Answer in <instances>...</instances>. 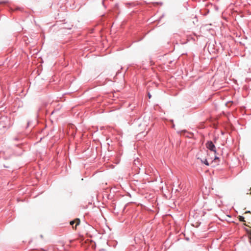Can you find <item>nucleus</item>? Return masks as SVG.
Wrapping results in <instances>:
<instances>
[{"instance_id": "obj_1", "label": "nucleus", "mask_w": 251, "mask_h": 251, "mask_svg": "<svg viewBox=\"0 0 251 251\" xmlns=\"http://www.w3.org/2000/svg\"><path fill=\"white\" fill-rule=\"evenodd\" d=\"M206 148L211 151H212L215 153L216 152V147L212 141L207 142L206 144Z\"/></svg>"}, {"instance_id": "obj_3", "label": "nucleus", "mask_w": 251, "mask_h": 251, "mask_svg": "<svg viewBox=\"0 0 251 251\" xmlns=\"http://www.w3.org/2000/svg\"><path fill=\"white\" fill-rule=\"evenodd\" d=\"M201 162L204 163L206 165L208 166L209 165L206 159H201Z\"/></svg>"}, {"instance_id": "obj_7", "label": "nucleus", "mask_w": 251, "mask_h": 251, "mask_svg": "<svg viewBox=\"0 0 251 251\" xmlns=\"http://www.w3.org/2000/svg\"><path fill=\"white\" fill-rule=\"evenodd\" d=\"M250 211H246L245 213H250Z\"/></svg>"}, {"instance_id": "obj_2", "label": "nucleus", "mask_w": 251, "mask_h": 251, "mask_svg": "<svg viewBox=\"0 0 251 251\" xmlns=\"http://www.w3.org/2000/svg\"><path fill=\"white\" fill-rule=\"evenodd\" d=\"M80 221L79 219L76 218L73 221L70 222V224L73 226L74 229H76V227L80 224Z\"/></svg>"}, {"instance_id": "obj_4", "label": "nucleus", "mask_w": 251, "mask_h": 251, "mask_svg": "<svg viewBox=\"0 0 251 251\" xmlns=\"http://www.w3.org/2000/svg\"><path fill=\"white\" fill-rule=\"evenodd\" d=\"M239 219L241 222H245L244 217L241 216H239Z\"/></svg>"}, {"instance_id": "obj_6", "label": "nucleus", "mask_w": 251, "mask_h": 251, "mask_svg": "<svg viewBox=\"0 0 251 251\" xmlns=\"http://www.w3.org/2000/svg\"><path fill=\"white\" fill-rule=\"evenodd\" d=\"M148 96H149V98H151V95L150 94H148Z\"/></svg>"}, {"instance_id": "obj_5", "label": "nucleus", "mask_w": 251, "mask_h": 251, "mask_svg": "<svg viewBox=\"0 0 251 251\" xmlns=\"http://www.w3.org/2000/svg\"><path fill=\"white\" fill-rule=\"evenodd\" d=\"M214 159L215 160L219 159V158L218 157L215 156Z\"/></svg>"}]
</instances>
